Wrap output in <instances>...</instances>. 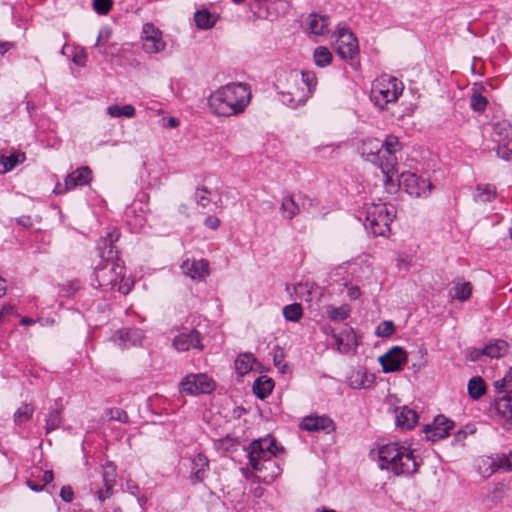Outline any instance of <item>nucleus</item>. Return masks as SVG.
Here are the masks:
<instances>
[{"label":"nucleus","mask_w":512,"mask_h":512,"mask_svg":"<svg viewBox=\"0 0 512 512\" xmlns=\"http://www.w3.org/2000/svg\"><path fill=\"white\" fill-rule=\"evenodd\" d=\"M87 55L84 50L76 52L73 56V62L75 65L84 67L86 65Z\"/></svg>","instance_id":"5fc2aeb1"},{"label":"nucleus","mask_w":512,"mask_h":512,"mask_svg":"<svg viewBox=\"0 0 512 512\" xmlns=\"http://www.w3.org/2000/svg\"><path fill=\"white\" fill-rule=\"evenodd\" d=\"M337 350L340 353L347 354L358 345L357 337L352 328H345L337 335H333Z\"/></svg>","instance_id":"aec40b11"},{"label":"nucleus","mask_w":512,"mask_h":512,"mask_svg":"<svg viewBox=\"0 0 512 512\" xmlns=\"http://www.w3.org/2000/svg\"><path fill=\"white\" fill-rule=\"evenodd\" d=\"M299 75L302 88H296L295 91L289 92L295 97L294 100L290 99V102H306L317 85V78L314 72L302 71Z\"/></svg>","instance_id":"a211bd4d"},{"label":"nucleus","mask_w":512,"mask_h":512,"mask_svg":"<svg viewBox=\"0 0 512 512\" xmlns=\"http://www.w3.org/2000/svg\"><path fill=\"white\" fill-rule=\"evenodd\" d=\"M509 351V344L502 339H493L484 346L485 356L489 358H501Z\"/></svg>","instance_id":"393cba45"},{"label":"nucleus","mask_w":512,"mask_h":512,"mask_svg":"<svg viewBox=\"0 0 512 512\" xmlns=\"http://www.w3.org/2000/svg\"><path fill=\"white\" fill-rule=\"evenodd\" d=\"M357 150L364 161L380 168L386 182L392 181L397 174L398 154L402 150L398 137L390 134L383 141L368 137L359 142Z\"/></svg>","instance_id":"f03ea898"},{"label":"nucleus","mask_w":512,"mask_h":512,"mask_svg":"<svg viewBox=\"0 0 512 512\" xmlns=\"http://www.w3.org/2000/svg\"><path fill=\"white\" fill-rule=\"evenodd\" d=\"M208 467H209V460L204 454L197 453L192 458L191 481L193 484L203 481Z\"/></svg>","instance_id":"4be33fe9"},{"label":"nucleus","mask_w":512,"mask_h":512,"mask_svg":"<svg viewBox=\"0 0 512 512\" xmlns=\"http://www.w3.org/2000/svg\"><path fill=\"white\" fill-rule=\"evenodd\" d=\"M396 216L394 206L386 203L366 205V227L375 236H385L390 231V224Z\"/></svg>","instance_id":"423d86ee"},{"label":"nucleus","mask_w":512,"mask_h":512,"mask_svg":"<svg viewBox=\"0 0 512 512\" xmlns=\"http://www.w3.org/2000/svg\"><path fill=\"white\" fill-rule=\"evenodd\" d=\"M409 265V261L407 260V256L404 254H399L397 257V266L399 268H405L407 269Z\"/></svg>","instance_id":"bf43d9fd"},{"label":"nucleus","mask_w":512,"mask_h":512,"mask_svg":"<svg viewBox=\"0 0 512 512\" xmlns=\"http://www.w3.org/2000/svg\"><path fill=\"white\" fill-rule=\"evenodd\" d=\"M285 84L279 81L277 88L279 89V95L282 103L292 108H296L300 105L305 104L306 102H290V99L294 100L295 97L293 94H290V91H295L296 88H302L300 83V75L297 71H290L286 75Z\"/></svg>","instance_id":"4468645a"},{"label":"nucleus","mask_w":512,"mask_h":512,"mask_svg":"<svg viewBox=\"0 0 512 512\" xmlns=\"http://www.w3.org/2000/svg\"><path fill=\"white\" fill-rule=\"evenodd\" d=\"M379 466L396 476L411 475L418 471L417 461L410 447L397 442L382 445L378 450Z\"/></svg>","instance_id":"20e7f679"},{"label":"nucleus","mask_w":512,"mask_h":512,"mask_svg":"<svg viewBox=\"0 0 512 512\" xmlns=\"http://www.w3.org/2000/svg\"><path fill=\"white\" fill-rule=\"evenodd\" d=\"M472 293V285L470 282L456 283L450 291L452 298L461 302L468 300Z\"/></svg>","instance_id":"72a5a7b5"},{"label":"nucleus","mask_w":512,"mask_h":512,"mask_svg":"<svg viewBox=\"0 0 512 512\" xmlns=\"http://www.w3.org/2000/svg\"><path fill=\"white\" fill-rule=\"evenodd\" d=\"M115 483L116 468L111 462H108L102 467L99 479L91 483L90 490L100 502H104L112 496Z\"/></svg>","instance_id":"6e6552de"},{"label":"nucleus","mask_w":512,"mask_h":512,"mask_svg":"<svg viewBox=\"0 0 512 512\" xmlns=\"http://www.w3.org/2000/svg\"><path fill=\"white\" fill-rule=\"evenodd\" d=\"M401 182L406 192L415 197L426 196L432 189L429 181L410 172L401 174Z\"/></svg>","instance_id":"2eb2a0df"},{"label":"nucleus","mask_w":512,"mask_h":512,"mask_svg":"<svg viewBox=\"0 0 512 512\" xmlns=\"http://www.w3.org/2000/svg\"><path fill=\"white\" fill-rule=\"evenodd\" d=\"M10 47H12V43H8V42L0 43V53L2 55L5 54L10 49Z\"/></svg>","instance_id":"338daca9"},{"label":"nucleus","mask_w":512,"mask_h":512,"mask_svg":"<svg viewBox=\"0 0 512 512\" xmlns=\"http://www.w3.org/2000/svg\"><path fill=\"white\" fill-rule=\"evenodd\" d=\"M454 427V422L443 415L435 417L432 425H427L424 429L427 440L432 442L447 437Z\"/></svg>","instance_id":"dca6fc26"},{"label":"nucleus","mask_w":512,"mask_h":512,"mask_svg":"<svg viewBox=\"0 0 512 512\" xmlns=\"http://www.w3.org/2000/svg\"><path fill=\"white\" fill-rule=\"evenodd\" d=\"M402 91L403 85L397 78L384 76L373 85L371 99L375 105L384 108L388 103L395 102Z\"/></svg>","instance_id":"0eeeda50"},{"label":"nucleus","mask_w":512,"mask_h":512,"mask_svg":"<svg viewBox=\"0 0 512 512\" xmlns=\"http://www.w3.org/2000/svg\"><path fill=\"white\" fill-rule=\"evenodd\" d=\"M512 390V367L507 371L506 375L504 376Z\"/></svg>","instance_id":"774afa93"},{"label":"nucleus","mask_w":512,"mask_h":512,"mask_svg":"<svg viewBox=\"0 0 512 512\" xmlns=\"http://www.w3.org/2000/svg\"><path fill=\"white\" fill-rule=\"evenodd\" d=\"M194 21L196 26L200 29H210L216 23V17L211 14L208 10H199L194 15Z\"/></svg>","instance_id":"2f4dec72"},{"label":"nucleus","mask_w":512,"mask_h":512,"mask_svg":"<svg viewBox=\"0 0 512 512\" xmlns=\"http://www.w3.org/2000/svg\"><path fill=\"white\" fill-rule=\"evenodd\" d=\"M395 414L396 425L402 430L412 429L418 421L417 413L414 410L408 408L407 406L397 408L395 410Z\"/></svg>","instance_id":"412c9836"},{"label":"nucleus","mask_w":512,"mask_h":512,"mask_svg":"<svg viewBox=\"0 0 512 512\" xmlns=\"http://www.w3.org/2000/svg\"><path fill=\"white\" fill-rule=\"evenodd\" d=\"M182 272L193 280H204L209 275V263L205 259L185 260L181 265Z\"/></svg>","instance_id":"6ab92c4d"},{"label":"nucleus","mask_w":512,"mask_h":512,"mask_svg":"<svg viewBox=\"0 0 512 512\" xmlns=\"http://www.w3.org/2000/svg\"><path fill=\"white\" fill-rule=\"evenodd\" d=\"M34 412V408L30 404H24L14 414V420L17 424L28 421Z\"/></svg>","instance_id":"37998d69"},{"label":"nucleus","mask_w":512,"mask_h":512,"mask_svg":"<svg viewBox=\"0 0 512 512\" xmlns=\"http://www.w3.org/2000/svg\"><path fill=\"white\" fill-rule=\"evenodd\" d=\"M407 359V352L400 346H394L379 357V362L384 373H391L401 370Z\"/></svg>","instance_id":"ddd939ff"},{"label":"nucleus","mask_w":512,"mask_h":512,"mask_svg":"<svg viewBox=\"0 0 512 512\" xmlns=\"http://www.w3.org/2000/svg\"><path fill=\"white\" fill-rule=\"evenodd\" d=\"M274 365L275 367L282 373H285V369L287 368V365L284 361L283 353H276L274 355Z\"/></svg>","instance_id":"603ef678"},{"label":"nucleus","mask_w":512,"mask_h":512,"mask_svg":"<svg viewBox=\"0 0 512 512\" xmlns=\"http://www.w3.org/2000/svg\"><path fill=\"white\" fill-rule=\"evenodd\" d=\"M255 357L251 353L240 354L235 360V369L239 375H245L250 372L255 362Z\"/></svg>","instance_id":"7c9ffc66"},{"label":"nucleus","mask_w":512,"mask_h":512,"mask_svg":"<svg viewBox=\"0 0 512 512\" xmlns=\"http://www.w3.org/2000/svg\"><path fill=\"white\" fill-rule=\"evenodd\" d=\"M303 315L302 306L298 303L287 305L283 308V316L287 321L297 322Z\"/></svg>","instance_id":"58836bf2"},{"label":"nucleus","mask_w":512,"mask_h":512,"mask_svg":"<svg viewBox=\"0 0 512 512\" xmlns=\"http://www.w3.org/2000/svg\"><path fill=\"white\" fill-rule=\"evenodd\" d=\"M488 101L481 94L474 93L470 99V106L476 112H483L487 107Z\"/></svg>","instance_id":"a18cd8bd"},{"label":"nucleus","mask_w":512,"mask_h":512,"mask_svg":"<svg viewBox=\"0 0 512 512\" xmlns=\"http://www.w3.org/2000/svg\"><path fill=\"white\" fill-rule=\"evenodd\" d=\"M251 93L246 84L232 83L211 94L208 103L218 116L230 117L242 113L250 102Z\"/></svg>","instance_id":"7ed1b4c3"},{"label":"nucleus","mask_w":512,"mask_h":512,"mask_svg":"<svg viewBox=\"0 0 512 512\" xmlns=\"http://www.w3.org/2000/svg\"><path fill=\"white\" fill-rule=\"evenodd\" d=\"M482 356H485L483 348H469L466 352V357L472 362L479 361Z\"/></svg>","instance_id":"8fccbe9b"},{"label":"nucleus","mask_w":512,"mask_h":512,"mask_svg":"<svg viewBox=\"0 0 512 512\" xmlns=\"http://www.w3.org/2000/svg\"><path fill=\"white\" fill-rule=\"evenodd\" d=\"M207 194L208 190L206 188L197 189L195 192V201L199 206L203 208H205L210 202Z\"/></svg>","instance_id":"09e8293b"},{"label":"nucleus","mask_w":512,"mask_h":512,"mask_svg":"<svg viewBox=\"0 0 512 512\" xmlns=\"http://www.w3.org/2000/svg\"><path fill=\"white\" fill-rule=\"evenodd\" d=\"M496 196V188L493 185H478L474 200L476 202L487 203L492 201Z\"/></svg>","instance_id":"473e14b6"},{"label":"nucleus","mask_w":512,"mask_h":512,"mask_svg":"<svg viewBox=\"0 0 512 512\" xmlns=\"http://www.w3.org/2000/svg\"><path fill=\"white\" fill-rule=\"evenodd\" d=\"M295 291H296V293H297V294H299L301 297H303L304 292H307L308 294L310 293L308 286H307V285H304V284H298V285L295 287Z\"/></svg>","instance_id":"680f3d73"},{"label":"nucleus","mask_w":512,"mask_h":512,"mask_svg":"<svg viewBox=\"0 0 512 512\" xmlns=\"http://www.w3.org/2000/svg\"><path fill=\"white\" fill-rule=\"evenodd\" d=\"M25 159V155L21 154H10L8 156L2 155L1 162L4 166L3 172H8L12 170L18 163L22 162Z\"/></svg>","instance_id":"79ce46f5"},{"label":"nucleus","mask_w":512,"mask_h":512,"mask_svg":"<svg viewBox=\"0 0 512 512\" xmlns=\"http://www.w3.org/2000/svg\"><path fill=\"white\" fill-rule=\"evenodd\" d=\"M492 465L495 466L496 469L512 471V452L508 454L497 455L496 458L493 459Z\"/></svg>","instance_id":"c03bdc74"},{"label":"nucleus","mask_w":512,"mask_h":512,"mask_svg":"<svg viewBox=\"0 0 512 512\" xmlns=\"http://www.w3.org/2000/svg\"><path fill=\"white\" fill-rule=\"evenodd\" d=\"M113 6L112 0H93V9L99 15H106Z\"/></svg>","instance_id":"de8ad7c7"},{"label":"nucleus","mask_w":512,"mask_h":512,"mask_svg":"<svg viewBox=\"0 0 512 512\" xmlns=\"http://www.w3.org/2000/svg\"><path fill=\"white\" fill-rule=\"evenodd\" d=\"M119 345L123 347L141 345L142 333L138 329H122L116 333Z\"/></svg>","instance_id":"b1692460"},{"label":"nucleus","mask_w":512,"mask_h":512,"mask_svg":"<svg viewBox=\"0 0 512 512\" xmlns=\"http://www.w3.org/2000/svg\"><path fill=\"white\" fill-rule=\"evenodd\" d=\"M173 346L182 352L190 349L202 350L204 348L201 342V335L196 329L185 330L176 335L173 339Z\"/></svg>","instance_id":"f3484780"},{"label":"nucleus","mask_w":512,"mask_h":512,"mask_svg":"<svg viewBox=\"0 0 512 512\" xmlns=\"http://www.w3.org/2000/svg\"><path fill=\"white\" fill-rule=\"evenodd\" d=\"M248 456L251 467L259 473L258 478L262 482L271 483L281 474V468L275 460L276 448L272 438L253 441Z\"/></svg>","instance_id":"39448f33"},{"label":"nucleus","mask_w":512,"mask_h":512,"mask_svg":"<svg viewBox=\"0 0 512 512\" xmlns=\"http://www.w3.org/2000/svg\"><path fill=\"white\" fill-rule=\"evenodd\" d=\"M280 211L284 219L292 220L300 213V206L291 195H287L282 199Z\"/></svg>","instance_id":"c85d7f7f"},{"label":"nucleus","mask_w":512,"mask_h":512,"mask_svg":"<svg viewBox=\"0 0 512 512\" xmlns=\"http://www.w3.org/2000/svg\"><path fill=\"white\" fill-rule=\"evenodd\" d=\"M62 422L61 410L54 409L51 410L46 418V432L49 433L55 429H57Z\"/></svg>","instance_id":"a19ab883"},{"label":"nucleus","mask_w":512,"mask_h":512,"mask_svg":"<svg viewBox=\"0 0 512 512\" xmlns=\"http://www.w3.org/2000/svg\"><path fill=\"white\" fill-rule=\"evenodd\" d=\"M494 388L497 390L498 393H508L507 391L508 390H511L507 380L505 377H503L502 379H499L497 381L494 382Z\"/></svg>","instance_id":"864d4df0"},{"label":"nucleus","mask_w":512,"mask_h":512,"mask_svg":"<svg viewBox=\"0 0 512 512\" xmlns=\"http://www.w3.org/2000/svg\"><path fill=\"white\" fill-rule=\"evenodd\" d=\"M357 376H361V381L357 382V384L354 386L357 388H366L368 385L366 384V381L364 380V378H366L365 372H362V373L357 372Z\"/></svg>","instance_id":"0e129e2a"},{"label":"nucleus","mask_w":512,"mask_h":512,"mask_svg":"<svg viewBox=\"0 0 512 512\" xmlns=\"http://www.w3.org/2000/svg\"><path fill=\"white\" fill-rule=\"evenodd\" d=\"M511 138L512 127L509 122L503 120L494 124L493 126V139L495 138Z\"/></svg>","instance_id":"ea45409f"},{"label":"nucleus","mask_w":512,"mask_h":512,"mask_svg":"<svg viewBox=\"0 0 512 512\" xmlns=\"http://www.w3.org/2000/svg\"><path fill=\"white\" fill-rule=\"evenodd\" d=\"M213 389L214 383L206 374L187 375L179 384L180 393L187 395L209 393Z\"/></svg>","instance_id":"9d476101"},{"label":"nucleus","mask_w":512,"mask_h":512,"mask_svg":"<svg viewBox=\"0 0 512 512\" xmlns=\"http://www.w3.org/2000/svg\"><path fill=\"white\" fill-rule=\"evenodd\" d=\"M334 48L342 59H352L359 52L357 38L347 28H338Z\"/></svg>","instance_id":"1a4fd4ad"},{"label":"nucleus","mask_w":512,"mask_h":512,"mask_svg":"<svg viewBox=\"0 0 512 512\" xmlns=\"http://www.w3.org/2000/svg\"><path fill=\"white\" fill-rule=\"evenodd\" d=\"M13 310H14V307L11 305L3 306L2 309H0V321L2 320V318L4 316L12 314Z\"/></svg>","instance_id":"052dcab7"},{"label":"nucleus","mask_w":512,"mask_h":512,"mask_svg":"<svg viewBox=\"0 0 512 512\" xmlns=\"http://www.w3.org/2000/svg\"><path fill=\"white\" fill-rule=\"evenodd\" d=\"M60 497L67 503L72 502L74 497L72 488L70 486H63L60 491Z\"/></svg>","instance_id":"6e6d98bb"},{"label":"nucleus","mask_w":512,"mask_h":512,"mask_svg":"<svg viewBox=\"0 0 512 512\" xmlns=\"http://www.w3.org/2000/svg\"><path fill=\"white\" fill-rule=\"evenodd\" d=\"M42 481L44 485L53 481V472L51 470L45 471L42 476Z\"/></svg>","instance_id":"e2e57ef3"},{"label":"nucleus","mask_w":512,"mask_h":512,"mask_svg":"<svg viewBox=\"0 0 512 512\" xmlns=\"http://www.w3.org/2000/svg\"><path fill=\"white\" fill-rule=\"evenodd\" d=\"M395 331V326L392 321H383L381 322L377 328L375 334L378 337H389L391 336Z\"/></svg>","instance_id":"49530a36"},{"label":"nucleus","mask_w":512,"mask_h":512,"mask_svg":"<svg viewBox=\"0 0 512 512\" xmlns=\"http://www.w3.org/2000/svg\"><path fill=\"white\" fill-rule=\"evenodd\" d=\"M328 318L332 321H344L350 315V308L348 305H342L340 307H328L327 309Z\"/></svg>","instance_id":"4c0bfd02"},{"label":"nucleus","mask_w":512,"mask_h":512,"mask_svg":"<svg viewBox=\"0 0 512 512\" xmlns=\"http://www.w3.org/2000/svg\"><path fill=\"white\" fill-rule=\"evenodd\" d=\"M120 233L117 229H113L102 237L98 244V255L101 262L94 270L97 287L103 289L117 290L121 294L126 295L130 292L133 282L129 278H125L124 267L118 263V251L114 243L119 239Z\"/></svg>","instance_id":"f257e3e1"},{"label":"nucleus","mask_w":512,"mask_h":512,"mask_svg":"<svg viewBox=\"0 0 512 512\" xmlns=\"http://www.w3.org/2000/svg\"><path fill=\"white\" fill-rule=\"evenodd\" d=\"M141 39L144 51L150 54L162 52L166 47L162 32L152 23L143 25Z\"/></svg>","instance_id":"f8f14e48"},{"label":"nucleus","mask_w":512,"mask_h":512,"mask_svg":"<svg viewBox=\"0 0 512 512\" xmlns=\"http://www.w3.org/2000/svg\"><path fill=\"white\" fill-rule=\"evenodd\" d=\"M467 390L471 399L478 400L486 392L485 381L480 376L472 377L468 382Z\"/></svg>","instance_id":"c756f323"},{"label":"nucleus","mask_w":512,"mask_h":512,"mask_svg":"<svg viewBox=\"0 0 512 512\" xmlns=\"http://www.w3.org/2000/svg\"><path fill=\"white\" fill-rule=\"evenodd\" d=\"M497 143L496 153L497 155L505 160L510 161L512 159V137L511 138H495Z\"/></svg>","instance_id":"f704fd0d"},{"label":"nucleus","mask_w":512,"mask_h":512,"mask_svg":"<svg viewBox=\"0 0 512 512\" xmlns=\"http://www.w3.org/2000/svg\"><path fill=\"white\" fill-rule=\"evenodd\" d=\"M111 37V31L109 29H102L100 30L97 40H96V46H101L106 44Z\"/></svg>","instance_id":"3c124183"},{"label":"nucleus","mask_w":512,"mask_h":512,"mask_svg":"<svg viewBox=\"0 0 512 512\" xmlns=\"http://www.w3.org/2000/svg\"><path fill=\"white\" fill-rule=\"evenodd\" d=\"M347 294H348L350 299L356 300L357 298L360 297L361 292H360V289L358 287L353 286V287H350L348 289Z\"/></svg>","instance_id":"13d9d810"},{"label":"nucleus","mask_w":512,"mask_h":512,"mask_svg":"<svg viewBox=\"0 0 512 512\" xmlns=\"http://www.w3.org/2000/svg\"><path fill=\"white\" fill-rule=\"evenodd\" d=\"M205 225L210 229H217L220 225V220L215 216H209L205 220Z\"/></svg>","instance_id":"4d7b16f0"},{"label":"nucleus","mask_w":512,"mask_h":512,"mask_svg":"<svg viewBox=\"0 0 512 512\" xmlns=\"http://www.w3.org/2000/svg\"><path fill=\"white\" fill-rule=\"evenodd\" d=\"M135 108L134 106L127 104L124 106L119 105H110L107 107V114L111 117L118 118V117H127L132 118L135 116Z\"/></svg>","instance_id":"c9c22d12"},{"label":"nucleus","mask_w":512,"mask_h":512,"mask_svg":"<svg viewBox=\"0 0 512 512\" xmlns=\"http://www.w3.org/2000/svg\"><path fill=\"white\" fill-rule=\"evenodd\" d=\"M274 388V382L267 376L258 377L253 384L254 394L261 400L267 398Z\"/></svg>","instance_id":"cd10ccee"},{"label":"nucleus","mask_w":512,"mask_h":512,"mask_svg":"<svg viewBox=\"0 0 512 512\" xmlns=\"http://www.w3.org/2000/svg\"><path fill=\"white\" fill-rule=\"evenodd\" d=\"M301 428L307 431L329 430L333 428V421L326 416H308L302 420Z\"/></svg>","instance_id":"5701e85b"},{"label":"nucleus","mask_w":512,"mask_h":512,"mask_svg":"<svg viewBox=\"0 0 512 512\" xmlns=\"http://www.w3.org/2000/svg\"><path fill=\"white\" fill-rule=\"evenodd\" d=\"M329 18L319 14L309 16L308 27L312 34L316 36L325 35L329 32Z\"/></svg>","instance_id":"a878e982"},{"label":"nucleus","mask_w":512,"mask_h":512,"mask_svg":"<svg viewBox=\"0 0 512 512\" xmlns=\"http://www.w3.org/2000/svg\"><path fill=\"white\" fill-rule=\"evenodd\" d=\"M92 171L88 166H83L68 174L64 183H57L54 188L55 194H64L77 186H83L90 183Z\"/></svg>","instance_id":"9b49d317"},{"label":"nucleus","mask_w":512,"mask_h":512,"mask_svg":"<svg viewBox=\"0 0 512 512\" xmlns=\"http://www.w3.org/2000/svg\"><path fill=\"white\" fill-rule=\"evenodd\" d=\"M313 203H314V200L307 196H304L302 199V207L304 209L312 207Z\"/></svg>","instance_id":"69168bd1"},{"label":"nucleus","mask_w":512,"mask_h":512,"mask_svg":"<svg viewBox=\"0 0 512 512\" xmlns=\"http://www.w3.org/2000/svg\"><path fill=\"white\" fill-rule=\"evenodd\" d=\"M313 58L318 67H325L331 63L333 56L327 47L319 46L314 50Z\"/></svg>","instance_id":"e433bc0d"},{"label":"nucleus","mask_w":512,"mask_h":512,"mask_svg":"<svg viewBox=\"0 0 512 512\" xmlns=\"http://www.w3.org/2000/svg\"><path fill=\"white\" fill-rule=\"evenodd\" d=\"M495 410L504 419L512 422V393H506L495 400Z\"/></svg>","instance_id":"bb28decb"}]
</instances>
